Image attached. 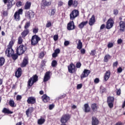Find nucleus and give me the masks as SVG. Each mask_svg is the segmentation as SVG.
Here are the masks:
<instances>
[{"instance_id": "f257e3e1", "label": "nucleus", "mask_w": 125, "mask_h": 125, "mask_svg": "<svg viewBox=\"0 0 125 125\" xmlns=\"http://www.w3.org/2000/svg\"><path fill=\"white\" fill-rule=\"evenodd\" d=\"M26 50H27V47L23 44H21L17 46L16 53H17L19 55H22V54L25 53Z\"/></svg>"}, {"instance_id": "f03ea898", "label": "nucleus", "mask_w": 125, "mask_h": 125, "mask_svg": "<svg viewBox=\"0 0 125 125\" xmlns=\"http://www.w3.org/2000/svg\"><path fill=\"white\" fill-rule=\"evenodd\" d=\"M38 75H35L31 78H30L28 82H27V86L28 87H31V86H33V85L35 83H37L38 80Z\"/></svg>"}, {"instance_id": "7ed1b4c3", "label": "nucleus", "mask_w": 125, "mask_h": 125, "mask_svg": "<svg viewBox=\"0 0 125 125\" xmlns=\"http://www.w3.org/2000/svg\"><path fill=\"white\" fill-rule=\"evenodd\" d=\"M41 41V38L39 35H34L32 36L31 40V44L33 46H36L39 43V42Z\"/></svg>"}, {"instance_id": "20e7f679", "label": "nucleus", "mask_w": 125, "mask_h": 125, "mask_svg": "<svg viewBox=\"0 0 125 125\" xmlns=\"http://www.w3.org/2000/svg\"><path fill=\"white\" fill-rule=\"evenodd\" d=\"M71 119V115L69 114H63L61 118L60 122L61 124H66Z\"/></svg>"}, {"instance_id": "39448f33", "label": "nucleus", "mask_w": 125, "mask_h": 125, "mask_svg": "<svg viewBox=\"0 0 125 125\" xmlns=\"http://www.w3.org/2000/svg\"><path fill=\"white\" fill-rule=\"evenodd\" d=\"M22 14H23V9L22 8L19 9L14 15V19H15L16 21H19L21 19L20 15H22Z\"/></svg>"}, {"instance_id": "423d86ee", "label": "nucleus", "mask_w": 125, "mask_h": 125, "mask_svg": "<svg viewBox=\"0 0 125 125\" xmlns=\"http://www.w3.org/2000/svg\"><path fill=\"white\" fill-rule=\"evenodd\" d=\"M79 15V10L76 9L73 10L69 15L70 20H75Z\"/></svg>"}, {"instance_id": "0eeeda50", "label": "nucleus", "mask_w": 125, "mask_h": 125, "mask_svg": "<svg viewBox=\"0 0 125 125\" xmlns=\"http://www.w3.org/2000/svg\"><path fill=\"white\" fill-rule=\"evenodd\" d=\"M114 24H115V21H114L113 19L111 18H109L106 22V28L107 29V30L112 29L114 26Z\"/></svg>"}, {"instance_id": "6e6552de", "label": "nucleus", "mask_w": 125, "mask_h": 125, "mask_svg": "<svg viewBox=\"0 0 125 125\" xmlns=\"http://www.w3.org/2000/svg\"><path fill=\"white\" fill-rule=\"evenodd\" d=\"M114 101H115V98L114 97L108 96L107 98V103L108 106L110 109L114 107Z\"/></svg>"}, {"instance_id": "1a4fd4ad", "label": "nucleus", "mask_w": 125, "mask_h": 125, "mask_svg": "<svg viewBox=\"0 0 125 125\" xmlns=\"http://www.w3.org/2000/svg\"><path fill=\"white\" fill-rule=\"evenodd\" d=\"M67 29L68 30V31H72L76 29V25H75L74 21H70L67 23Z\"/></svg>"}, {"instance_id": "9d476101", "label": "nucleus", "mask_w": 125, "mask_h": 125, "mask_svg": "<svg viewBox=\"0 0 125 125\" xmlns=\"http://www.w3.org/2000/svg\"><path fill=\"white\" fill-rule=\"evenodd\" d=\"M28 64H29V58L28 56L24 57L20 66L21 68H24V67H26Z\"/></svg>"}, {"instance_id": "9b49d317", "label": "nucleus", "mask_w": 125, "mask_h": 125, "mask_svg": "<svg viewBox=\"0 0 125 125\" xmlns=\"http://www.w3.org/2000/svg\"><path fill=\"white\" fill-rule=\"evenodd\" d=\"M90 74V70L88 69H84L82 74H81L80 78L81 80H83L84 78H87L88 75Z\"/></svg>"}, {"instance_id": "f8f14e48", "label": "nucleus", "mask_w": 125, "mask_h": 125, "mask_svg": "<svg viewBox=\"0 0 125 125\" xmlns=\"http://www.w3.org/2000/svg\"><path fill=\"white\" fill-rule=\"evenodd\" d=\"M68 72L70 74H73V73H75V72H77V70L76 69V66L74 63H72L70 64V65L68 66Z\"/></svg>"}, {"instance_id": "ddd939ff", "label": "nucleus", "mask_w": 125, "mask_h": 125, "mask_svg": "<svg viewBox=\"0 0 125 125\" xmlns=\"http://www.w3.org/2000/svg\"><path fill=\"white\" fill-rule=\"evenodd\" d=\"M50 74H51V71H49L45 72L44 77H43V82L46 83L50 80Z\"/></svg>"}, {"instance_id": "4468645a", "label": "nucleus", "mask_w": 125, "mask_h": 125, "mask_svg": "<svg viewBox=\"0 0 125 125\" xmlns=\"http://www.w3.org/2000/svg\"><path fill=\"white\" fill-rule=\"evenodd\" d=\"M51 5V2H47L46 0H42L41 7L42 9H45V6H49Z\"/></svg>"}, {"instance_id": "2eb2a0df", "label": "nucleus", "mask_w": 125, "mask_h": 125, "mask_svg": "<svg viewBox=\"0 0 125 125\" xmlns=\"http://www.w3.org/2000/svg\"><path fill=\"white\" fill-rule=\"evenodd\" d=\"M27 102L28 104L33 105L36 104V98L35 97H29L27 98Z\"/></svg>"}, {"instance_id": "dca6fc26", "label": "nucleus", "mask_w": 125, "mask_h": 125, "mask_svg": "<svg viewBox=\"0 0 125 125\" xmlns=\"http://www.w3.org/2000/svg\"><path fill=\"white\" fill-rule=\"evenodd\" d=\"M15 53L14 50L12 48H7L5 51V54H7V57H10V56Z\"/></svg>"}, {"instance_id": "f3484780", "label": "nucleus", "mask_w": 125, "mask_h": 125, "mask_svg": "<svg viewBox=\"0 0 125 125\" xmlns=\"http://www.w3.org/2000/svg\"><path fill=\"white\" fill-rule=\"evenodd\" d=\"M21 76H22V68L19 67L15 72V77L19 79Z\"/></svg>"}, {"instance_id": "a211bd4d", "label": "nucleus", "mask_w": 125, "mask_h": 125, "mask_svg": "<svg viewBox=\"0 0 125 125\" xmlns=\"http://www.w3.org/2000/svg\"><path fill=\"white\" fill-rule=\"evenodd\" d=\"M41 99L42 100L44 103H47V102H49V101L50 100V98L46 94H44L42 96Z\"/></svg>"}, {"instance_id": "6ab92c4d", "label": "nucleus", "mask_w": 125, "mask_h": 125, "mask_svg": "<svg viewBox=\"0 0 125 125\" xmlns=\"http://www.w3.org/2000/svg\"><path fill=\"white\" fill-rule=\"evenodd\" d=\"M91 125H99V120L95 116H92V117Z\"/></svg>"}, {"instance_id": "aec40b11", "label": "nucleus", "mask_w": 125, "mask_h": 125, "mask_svg": "<svg viewBox=\"0 0 125 125\" xmlns=\"http://www.w3.org/2000/svg\"><path fill=\"white\" fill-rule=\"evenodd\" d=\"M29 33L30 30L29 29H24V31L21 33V36L23 39H25V38L29 35Z\"/></svg>"}, {"instance_id": "412c9836", "label": "nucleus", "mask_w": 125, "mask_h": 125, "mask_svg": "<svg viewBox=\"0 0 125 125\" xmlns=\"http://www.w3.org/2000/svg\"><path fill=\"white\" fill-rule=\"evenodd\" d=\"M83 110L85 113H89L90 112V107H89V104L88 103L84 104Z\"/></svg>"}, {"instance_id": "4be33fe9", "label": "nucleus", "mask_w": 125, "mask_h": 125, "mask_svg": "<svg viewBox=\"0 0 125 125\" xmlns=\"http://www.w3.org/2000/svg\"><path fill=\"white\" fill-rule=\"evenodd\" d=\"M110 76H111V73L110 72V71L108 70L106 71L104 76V80L105 82H107V81L110 79Z\"/></svg>"}, {"instance_id": "5701e85b", "label": "nucleus", "mask_w": 125, "mask_h": 125, "mask_svg": "<svg viewBox=\"0 0 125 125\" xmlns=\"http://www.w3.org/2000/svg\"><path fill=\"white\" fill-rule=\"evenodd\" d=\"M89 25L92 26L95 23V16L93 15L89 21Z\"/></svg>"}, {"instance_id": "b1692460", "label": "nucleus", "mask_w": 125, "mask_h": 125, "mask_svg": "<svg viewBox=\"0 0 125 125\" xmlns=\"http://www.w3.org/2000/svg\"><path fill=\"white\" fill-rule=\"evenodd\" d=\"M91 108L93 111L97 112L98 110V105L96 103L92 104L91 105Z\"/></svg>"}, {"instance_id": "393cba45", "label": "nucleus", "mask_w": 125, "mask_h": 125, "mask_svg": "<svg viewBox=\"0 0 125 125\" xmlns=\"http://www.w3.org/2000/svg\"><path fill=\"white\" fill-rule=\"evenodd\" d=\"M2 113H3V114H13V112L10 111V110H9V109L7 108H3L2 110Z\"/></svg>"}, {"instance_id": "a878e982", "label": "nucleus", "mask_w": 125, "mask_h": 125, "mask_svg": "<svg viewBox=\"0 0 125 125\" xmlns=\"http://www.w3.org/2000/svg\"><path fill=\"white\" fill-rule=\"evenodd\" d=\"M87 23H88L87 21H83L79 24L78 27L82 30V29H83V27L87 24Z\"/></svg>"}, {"instance_id": "bb28decb", "label": "nucleus", "mask_w": 125, "mask_h": 125, "mask_svg": "<svg viewBox=\"0 0 125 125\" xmlns=\"http://www.w3.org/2000/svg\"><path fill=\"white\" fill-rule=\"evenodd\" d=\"M31 4H32V3H31V2H29V1H27L25 3V5L24 6V9H25L26 10L28 9H30V8H31Z\"/></svg>"}, {"instance_id": "cd10ccee", "label": "nucleus", "mask_w": 125, "mask_h": 125, "mask_svg": "<svg viewBox=\"0 0 125 125\" xmlns=\"http://www.w3.org/2000/svg\"><path fill=\"white\" fill-rule=\"evenodd\" d=\"M14 43H15V40L12 39L9 42V44L7 45V47L9 48H12V47L13 46V45H14Z\"/></svg>"}, {"instance_id": "c85d7f7f", "label": "nucleus", "mask_w": 125, "mask_h": 125, "mask_svg": "<svg viewBox=\"0 0 125 125\" xmlns=\"http://www.w3.org/2000/svg\"><path fill=\"white\" fill-rule=\"evenodd\" d=\"M18 56H20V55H19V54H17V53H16V54L13 53L10 56V57L12 58V59H13V60L15 61V60H17V59H18Z\"/></svg>"}, {"instance_id": "c756f323", "label": "nucleus", "mask_w": 125, "mask_h": 125, "mask_svg": "<svg viewBox=\"0 0 125 125\" xmlns=\"http://www.w3.org/2000/svg\"><path fill=\"white\" fill-rule=\"evenodd\" d=\"M111 58H112V56H111L110 55H105L104 59V62H105V63H107V62H108L109 61V60L111 59Z\"/></svg>"}, {"instance_id": "7c9ffc66", "label": "nucleus", "mask_w": 125, "mask_h": 125, "mask_svg": "<svg viewBox=\"0 0 125 125\" xmlns=\"http://www.w3.org/2000/svg\"><path fill=\"white\" fill-rule=\"evenodd\" d=\"M13 0H8L7 2L8 4H7V6L8 7V8H9V9H10V8H11V7H12V6H13V5L14 4L12 3V2H13Z\"/></svg>"}, {"instance_id": "2f4dec72", "label": "nucleus", "mask_w": 125, "mask_h": 125, "mask_svg": "<svg viewBox=\"0 0 125 125\" xmlns=\"http://www.w3.org/2000/svg\"><path fill=\"white\" fill-rule=\"evenodd\" d=\"M5 63V59L3 57H0V67H2Z\"/></svg>"}, {"instance_id": "473e14b6", "label": "nucleus", "mask_w": 125, "mask_h": 125, "mask_svg": "<svg viewBox=\"0 0 125 125\" xmlns=\"http://www.w3.org/2000/svg\"><path fill=\"white\" fill-rule=\"evenodd\" d=\"M9 105L10 106V107H12L13 108L16 107V104H15V103L13 100H9Z\"/></svg>"}, {"instance_id": "72a5a7b5", "label": "nucleus", "mask_w": 125, "mask_h": 125, "mask_svg": "<svg viewBox=\"0 0 125 125\" xmlns=\"http://www.w3.org/2000/svg\"><path fill=\"white\" fill-rule=\"evenodd\" d=\"M119 26H120L121 29H122V30H123V31H124L125 30V22L124 21H121L119 22Z\"/></svg>"}, {"instance_id": "f704fd0d", "label": "nucleus", "mask_w": 125, "mask_h": 125, "mask_svg": "<svg viewBox=\"0 0 125 125\" xmlns=\"http://www.w3.org/2000/svg\"><path fill=\"white\" fill-rule=\"evenodd\" d=\"M77 49H82L83 48V42H82V41H81V40H79L78 41V43L77 44Z\"/></svg>"}, {"instance_id": "c9c22d12", "label": "nucleus", "mask_w": 125, "mask_h": 125, "mask_svg": "<svg viewBox=\"0 0 125 125\" xmlns=\"http://www.w3.org/2000/svg\"><path fill=\"white\" fill-rule=\"evenodd\" d=\"M33 111H34V110H33L32 108H28L27 110L25 111L27 117H29V114H32V113H33Z\"/></svg>"}, {"instance_id": "e433bc0d", "label": "nucleus", "mask_w": 125, "mask_h": 125, "mask_svg": "<svg viewBox=\"0 0 125 125\" xmlns=\"http://www.w3.org/2000/svg\"><path fill=\"white\" fill-rule=\"evenodd\" d=\"M27 16L28 17L29 19H31L32 17H34V12L33 11H29L27 13Z\"/></svg>"}, {"instance_id": "4c0bfd02", "label": "nucleus", "mask_w": 125, "mask_h": 125, "mask_svg": "<svg viewBox=\"0 0 125 125\" xmlns=\"http://www.w3.org/2000/svg\"><path fill=\"white\" fill-rule=\"evenodd\" d=\"M45 122V119L44 118H40L38 121V124L40 125H43L44 124V122Z\"/></svg>"}, {"instance_id": "58836bf2", "label": "nucleus", "mask_w": 125, "mask_h": 125, "mask_svg": "<svg viewBox=\"0 0 125 125\" xmlns=\"http://www.w3.org/2000/svg\"><path fill=\"white\" fill-rule=\"evenodd\" d=\"M30 26H31V22H30V21L26 22L24 26V29L29 30L28 28H30Z\"/></svg>"}, {"instance_id": "ea45409f", "label": "nucleus", "mask_w": 125, "mask_h": 125, "mask_svg": "<svg viewBox=\"0 0 125 125\" xmlns=\"http://www.w3.org/2000/svg\"><path fill=\"white\" fill-rule=\"evenodd\" d=\"M22 36H19L18 39V44H22L23 43V39H22Z\"/></svg>"}, {"instance_id": "a19ab883", "label": "nucleus", "mask_w": 125, "mask_h": 125, "mask_svg": "<svg viewBox=\"0 0 125 125\" xmlns=\"http://www.w3.org/2000/svg\"><path fill=\"white\" fill-rule=\"evenodd\" d=\"M56 14V9H52L51 10L50 16H54Z\"/></svg>"}, {"instance_id": "79ce46f5", "label": "nucleus", "mask_w": 125, "mask_h": 125, "mask_svg": "<svg viewBox=\"0 0 125 125\" xmlns=\"http://www.w3.org/2000/svg\"><path fill=\"white\" fill-rule=\"evenodd\" d=\"M52 23H51V21H47L45 25L46 28H50V27H52Z\"/></svg>"}, {"instance_id": "37998d69", "label": "nucleus", "mask_w": 125, "mask_h": 125, "mask_svg": "<svg viewBox=\"0 0 125 125\" xmlns=\"http://www.w3.org/2000/svg\"><path fill=\"white\" fill-rule=\"evenodd\" d=\"M46 63V61H45V60H42L41 61V64L42 68L43 67H44V66H45Z\"/></svg>"}, {"instance_id": "c03bdc74", "label": "nucleus", "mask_w": 125, "mask_h": 125, "mask_svg": "<svg viewBox=\"0 0 125 125\" xmlns=\"http://www.w3.org/2000/svg\"><path fill=\"white\" fill-rule=\"evenodd\" d=\"M57 65V61L56 60H53L51 62L52 67H56Z\"/></svg>"}, {"instance_id": "a18cd8bd", "label": "nucleus", "mask_w": 125, "mask_h": 125, "mask_svg": "<svg viewBox=\"0 0 125 125\" xmlns=\"http://www.w3.org/2000/svg\"><path fill=\"white\" fill-rule=\"evenodd\" d=\"M44 57V52L42 51L39 54V58L40 59H42Z\"/></svg>"}, {"instance_id": "49530a36", "label": "nucleus", "mask_w": 125, "mask_h": 125, "mask_svg": "<svg viewBox=\"0 0 125 125\" xmlns=\"http://www.w3.org/2000/svg\"><path fill=\"white\" fill-rule=\"evenodd\" d=\"M96 54V50H92L91 51V52L90 53V55L91 56H94Z\"/></svg>"}, {"instance_id": "de8ad7c7", "label": "nucleus", "mask_w": 125, "mask_h": 125, "mask_svg": "<svg viewBox=\"0 0 125 125\" xmlns=\"http://www.w3.org/2000/svg\"><path fill=\"white\" fill-rule=\"evenodd\" d=\"M76 67L77 69H80L82 67V63L81 62H77L76 64Z\"/></svg>"}, {"instance_id": "09e8293b", "label": "nucleus", "mask_w": 125, "mask_h": 125, "mask_svg": "<svg viewBox=\"0 0 125 125\" xmlns=\"http://www.w3.org/2000/svg\"><path fill=\"white\" fill-rule=\"evenodd\" d=\"M114 46V43L109 42L107 44V47L108 48H111V47H113Z\"/></svg>"}, {"instance_id": "8fccbe9b", "label": "nucleus", "mask_w": 125, "mask_h": 125, "mask_svg": "<svg viewBox=\"0 0 125 125\" xmlns=\"http://www.w3.org/2000/svg\"><path fill=\"white\" fill-rule=\"evenodd\" d=\"M78 1L75 0L73 1L72 5L73 6H74V7H77V6H78Z\"/></svg>"}, {"instance_id": "3c124183", "label": "nucleus", "mask_w": 125, "mask_h": 125, "mask_svg": "<svg viewBox=\"0 0 125 125\" xmlns=\"http://www.w3.org/2000/svg\"><path fill=\"white\" fill-rule=\"evenodd\" d=\"M16 6L17 7H20V6H22V2L21 1H19L16 3Z\"/></svg>"}, {"instance_id": "603ef678", "label": "nucleus", "mask_w": 125, "mask_h": 125, "mask_svg": "<svg viewBox=\"0 0 125 125\" xmlns=\"http://www.w3.org/2000/svg\"><path fill=\"white\" fill-rule=\"evenodd\" d=\"M73 0H69L68 1V6H72V5H73Z\"/></svg>"}, {"instance_id": "864d4df0", "label": "nucleus", "mask_w": 125, "mask_h": 125, "mask_svg": "<svg viewBox=\"0 0 125 125\" xmlns=\"http://www.w3.org/2000/svg\"><path fill=\"white\" fill-rule=\"evenodd\" d=\"M113 14L114 15L117 16L119 14V10L117 9H115L113 10Z\"/></svg>"}, {"instance_id": "5fc2aeb1", "label": "nucleus", "mask_w": 125, "mask_h": 125, "mask_svg": "<svg viewBox=\"0 0 125 125\" xmlns=\"http://www.w3.org/2000/svg\"><path fill=\"white\" fill-rule=\"evenodd\" d=\"M39 32V28H35L33 29V33L34 34H37Z\"/></svg>"}, {"instance_id": "6e6d98bb", "label": "nucleus", "mask_w": 125, "mask_h": 125, "mask_svg": "<svg viewBox=\"0 0 125 125\" xmlns=\"http://www.w3.org/2000/svg\"><path fill=\"white\" fill-rule=\"evenodd\" d=\"M83 87V84L80 83L78 84L77 86V89H81Z\"/></svg>"}, {"instance_id": "4d7b16f0", "label": "nucleus", "mask_w": 125, "mask_h": 125, "mask_svg": "<svg viewBox=\"0 0 125 125\" xmlns=\"http://www.w3.org/2000/svg\"><path fill=\"white\" fill-rule=\"evenodd\" d=\"M70 44V42L68 41H65L64 42V46H68Z\"/></svg>"}, {"instance_id": "13d9d810", "label": "nucleus", "mask_w": 125, "mask_h": 125, "mask_svg": "<svg viewBox=\"0 0 125 125\" xmlns=\"http://www.w3.org/2000/svg\"><path fill=\"white\" fill-rule=\"evenodd\" d=\"M22 99V96L21 95H17L16 97V100L18 101L19 100H21Z\"/></svg>"}, {"instance_id": "bf43d9fd", "label": "nucleus", "mask_w": 125, "mask_h": 125, "mask_svg": "<svg viewBox=\"0 0 125 125\" xmlns=\"http://www.w3.org/2000/svg\"><path fill=\"white\" fill-rule=\"evenodd\" d=\"M3 16H7L8 15V11H3Z\"/></svg>"}, {"instance_id": "052dcab7", "label": "nucleus", "mask_w": 125, "mask_h": 125, "mask_svg": "<svg viewBox=\"0 0 125 125\" xmlns=\"http://www.w3.org/2000/svg\"><path fill=\"white\" fill-rule=\"evenodd\" d=\"M81 54H85V49H84V48H83V49H81Z\"/></svg>"}, {"instance_id": "680f3d73", "label": "nucleus", "mask_w": 125, "mask_h": 125, "mask_svg": "<svg viewBox=\"0 0 125 125\" xmlns=\"http://www.w3.org/2000/svg\"><path fill=\"white\" fill-rule=\"evenodd\" d=\"M122 72H123V68L121 67H119L117 69V73H122Z\"/></svg>"}, {"instance_id": "e2e57ef3", "label": "nucleus", "mask_w": 125, "mask_h": 125, "mask_svg": "<svg viewBox=\"0 0 125 125\" xmlns=\"http://www.w3.org/2000/svg\"><path fill=\"white\" fill-rule=\"evenodd\" d=\"M116 94L117 95H118V96H120L121 95V89H118L117 91H116Z\"/></svg>"}, {"instance_id": "0e129e2a", "label": "nucleus", "mask_w": 125, "mask_h": 125, "mask_svg": "<svg viewBox=\"0 0 125 125\" xmlns=\"http://www.w3.org/2000/svg\"><path fill=\"white\" fill-rule=\"evenodd\" d=\"M63 3L62 1H60L58 2V6L59 7H61V6H62V5H63Z\"/></svg>"}, {"instance_id": "69168bd1", "label": "nucleus", "mask_w": 125, "mask_h": 125, "mask_svg": "<svg viewBox=\"0 0 125 125\" xmlns=\"http://www.w3.org/2000/svg\"><path fill=\"white\" fill-rule=\"evenodd\" d=\"M54 53L57 54H58L60 53V49L59 48L56 49L55 50Z\"/></svg>"}, {"instance_id": "338daca9", "label": "nucleus", "mask_w": 125, "mask_h": 125, "mask_svg": "<svg viewBox=\"0 0 125 125\" xmlns=\"http://www.w3.org/2000/svg\"><path fill=\"white\" fill-rule=\"evenodd\" d=\"M123 42V40L122 39H119L117 40L118 44H121Z\"/></svg>"}, {"instance_id": "774afa93", "label": "nucleus", "mask_w": 125, "mask_h": 125, "mask_svg": "<svg viewBox=\"0 0 125 125\" xmlns=\"http://www.w3.org/2000/svg\"><path fill=\"white\" fill-rule=\"evenodd\" d=\"M53 39H54V41H57V40H58V35H54Z\"/></svg>"}]
</instances>
